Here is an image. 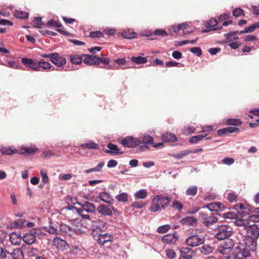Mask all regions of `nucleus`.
<instances>
[{"label": "nucleus", "instance_id": "47", "mask_svg": "<svg viewBox=\"0 0 259 259\" xmlns=\"http://www.w3.org/2000/svg\"><path fill=\"white\" fill-rule=\"evenodd\" d=\"M171 206L175 209L181 210L183 209L184 206L180 201L175 200L172 202Z\"/></svg>", "mask_w": 259, "mask_h": 259}, {"label": "nucleus", "instance_id": "49", "mask_svg": "<svg viewBox=\"0 0 259 259\" xmlns=\"http://www.w3.org/2000/svg\"><path fill=\"white\" fill-rule=\"evenodd\" d=\"M226 124L228 125H239L242 124L241 121L239 119L230 118L226 121Z\"/></svg>", "mask_w": 259, "mask_h": 259}, {"label": "nucleus", "instance_id": "38", "mask_svg": "<svg viewBox=\"0 0 259 259\" xmlns=\"http://www.w3.org/2000/svg\"><path fill=\"white\" fill-rule=\"evenodd\" d=\"M80 147L88 149H98L99 148L98 145L93 142L82 144L80 145Z\"/></svg>", "mask_w": 259, "mask_h": 259}, {"label": "nucleus", "instance_id": "18", "mask_svg": "<svg viewBox=\"0 0 259 259\" xmlns=\"http://www.w3.org/2000/svg\"><path fill=\"white\" fill-rule=\"evenodd\" d=\"M9 238L11 243L15 245H20L22 239L21 236L16 232L10 233Z\"/></svg>", "mask_w": 259, "mask_h": 259}, {"label": "nucleus", "instance_id": "58", "mask_svg": "<svg viewBox=\"0 0 259 259\" xmlns=\"http://www.w3.org/2000/svg\"><path fill=\"white\" fill-rule=\"evenodd\" d=\"M238 196L233 192H230L228 194V200L231 202H236Z\"/></svg>", "mask_w": 259, "mask_h": 259}, {"label": "nucleus", "instance_id": "19", "mask_svg": "<svg viewBox=\"0 0 259 259\" xmlns=\"http://www.w3.org/2000/svg\"><path fill=\"white\" fill-rule=\"evenodd\" d=\"M71 225L72 226H70L65 224H61L60 225V231L62 233L71 235V233L76 232V229L73 227L72 224Z\"/></svg>", "mask_w": 259, "mask_h": 259}, {"label": "nucleus", "instance_id": "59", "mask_svg": "<svg viewBox=\"0 0 259 259\" xmlns=\"http://www.w3.org/2000/svg\"><path fill=\"white\" fill-rule=\"evenodd\" d=\"M103 34L100 31H93L90 33V36L92 38H101L103 36Z\"/></svg>", "mask_w": 259, "mask_h": 259}, {"label": "nucleus", "instance_id": "28", "mask_svg": "<svg viewBox=\"0 0 259 259\" xmlns=\"http://www.w3.org/2000/svg\"><path fill=\"white\" fill-rule=\"evenodd\" d=\"M181 223L183 225H193L197 223V219L193 217H187L181 220Z\"/></svg>", "mask_w": 259, "mask_h": 259}, {"label": "nucleus", "instance_id": "31", "mask_svg": "<svg viewBox=\"0 0 259 259\" xmlns=\"http://www.w3.org/2000/svg\"><path fill=\"white\" fill-rule=\"evenodd\" d=\"M0 151L4 155H10L17 153V150L10 147H3L0 149Z\"/></svg>", "mask_w": 259, "mask_h": 259}, {"label": "nucleus", "instance_id": "12", "mask_svg": "<svg viewBox=\"0 0 259 259\" xmlns=\"http://www.w3.org/2000/svg\"><path fill=\"white\" fill-rule=\"evenodd\" d=\"M206 207L209 209V211H222L225 209V206L219 202H215L209 203L206 205Z\"/></svg>", "mask_w": 259, "mask_h": 259}, {"label": "nucleus", "instance_id": "61", "mask_svg": "<svg viewBox=\"0 0 259 259\" xmlns=\"http://www.w3.org/2000/svg\"><path fill=\"white\" fill-rule=\"evenodd\" d=\"M9 253L6 248L0 247V259H6L7 254Z\"/></svg>", "mask_w": 259, "mask_h": 259}, {"label": "nucleus", "instance_id": "22", "mask_svg": "<svg viewBox=\"0 0 259 259\" xmlns=\"http://www.w3.org/2000/svg\"><path fill=\"white\" fill-rule=\"evenodd\" d=\"M239 131V129L237 127H228L226 128H224L218 131V134L219 136L228 134V133H237Z\"/></svg>", "mask_w": 259, "mask_h": 259}, {"label": "nucleus", "instance_id": "55", "mask_svg": "<svg viewBox=\"0 0 259 259\" xmlns=\"http://www.w3.org/2000/svg\"><path fill=\"white\" fill-rule=\"evenodd\" d=\"M233 15L235 17H239L244 16L243 11L240 8H236L233 11Z\"/></svg>", "mask_w": 259, "mask_h": 259}, {"label": "nucleus", "instance_id": "41", "mask_svg": "<svg viewBox=\"0 0 259 259\" xmlns=\"http://www.w3.org/2000/svg\"><path fill=\"white\" fill-rule=\"evenodd\" d=\"M198 191V187L195 186H191L189 187L186 192L187 196H194L196 195Z\"/></svg>", "mask_w": 259, "mask_h": 259}, {"label": "nucleus", "instance_id": "21", "mask_svg": "<svg viewBox=\"0 0 259 259\" xmlns=\"http://www.w3.org/2000/svg\"><path fill=\"white\" fill-rule=\"evenodd\" d=\"M218 24V21L215 19H211L205 23L204 26L206 28L212 27V30H218L222 29V26L216 27Z\"/></svg>", "mask_w": 259, "mask_h": 259}, {"label": "nucleus", "instance_id": "34", "mask_svg": "<svg viewBox=\"0 0 259 259\" xmlns=\"http://www.w3.org/2000/svg\"><path fill=\"white\" fill-rule=\"evenodd\" d=\"M238 33V31H235L232 32L225 33L224 35L227 41H232L234 40L238 39V37L237 36V34Z\"/></svg>", "mask_w": 259, "mask_h": 259}, {"label": "nucleus", "instance_id": "40", "mask_svg": "<svg viewBox=\"0 0 259 259\" xmlns=\"http://www.w3.org/2000/svg\"><path fill=\"white\" fill-rule=\"evenodd\" d=\"M132 62L137 64H144L147 62V58L141 56L132 57L131 58Z\"/></svg>", "mask_w": 259, "mask_h": 259}, {"label": "nucleus", "instance_id": "52", "mask_svg": "<svg viewBox=\"0 0 259 259\" xmlns=\"http://www.w3.org/2000/svg\"><path fill=\"white\" fill-rule=\"evenodd\" d=\"M195 128L194 126H185L183 129V133L184 134L190 135L193 133L195 132Z\"/></svg>", "mask_w": 259, "mask_h": 259}, {"label": "nucleus", "instance_id": "2", "mask_svg": "<svg viewBox=\"0 0 259 259\" xmlns=\"http://www.w3.org/2000/svg\"><path fill=\"white\" fill-rule=\"evenodd\" d=\"M205 241V236L202 233H198L196 231L190 234L186 240V243L188 246L194 247L203 244Z\"/></svg>", "mask_w": 259, "mask_h": 259}, {"label": "nucleus", "instance_id": "16", "mask_svg": "<svg viewBox=\"0 0 259 259\" xmlns=\"http://www.w3.org/2000/svg\"><path fill=\"white\" fill-rule=\"evenodd\" d=\"M99 199L108 204H112L114 203V199L110 194L107 192H101L98 195Z\"/></svg>", "mask_w": 259, "mask_h": 259}, {"label": "nucleus", "instance_id": "54", "mask_svg": "<svg viewBox=\"0 0 259 259\" xmlns=\"http://www.w3.org/2000/svg\"><path fill=\"white\" fill-rule=\"evenodd\" d=\"M170 229V226L168 225H165L161 226L159 227L157 231L159 233L163 234L166 233L167 231L169 230Z\"/></svg>", "mask_w": 259, "mask_h": 259}, {"label": "nucleus", "instance_id": "6", "mask_svg": "<svg viewBox=\"0 0 259 259\" xmlns=\"http://www.w3.org/2000/svg\"><path fill=\"white\" fill-rule=\"evenodd\" d=\"M245 231L246 235L252 239L255 240L259 236V228L255 224L247 226Z\"/></svg>", "mask_w": 259, "mask_h": 259}, {"label": "nucleus", "instance_id": "14", "mask_svg": "<svg viewBox=\"0 0 259 259\" xmlns=\"http://www.w3.org/2000/svg\"><path fill=\"white\" fill-rule=\"evenodd\" d=\"M97 211L99 214L105 216L111 217L113 215L112 210L104 204L99 205L97 208Z\"/></svg>", "mask_w": 259, "mask_h": 259}, {"label": "nucleus", "instance_id": "11", "mask_svg": "<svg viewBox=\"0 0 259 259\" xmlns=\"http://www.w3.org/2000/svg\"><path fill=\"white\" fill-rule=\"evenodd\" d=\"M53 245L59 250L64 251L68 248V245L66 242L59 237L54 239Z\"/></svg>", "mask_w": 259, "mask_h": 259}, {"label": "nucleus", "instance_id": "44", "mask_svg": "<svg viewBox=\"0 0 259 259\" xmlns=\"http://www.w3.org/2000/svg\"><path fill=\"white\" fill-rule=\"evenodd\" d=\"M147 195V191L146 189H141L135 193V196L137 199H143L145 198Z\"/></svg>", "mask_w": 259, "mask_h": 259}, {"label": "nucleus", "instance_id": "64", "mask_svg": "<svg viewBox=\"0 0 259 259\" xmlns=\"http://www.w3.org/2000/svg\"><path fill=\"white\" fill-rule=\"evenodd\" d=\"M223 217L226 219H233L236 218V214L232 211L224 213L223 215Z\"/></svg>", "mask_w": 259, "mask_h": 259}, {"label": "nucleus", "instance_id": "48", "mask_svg": "<svg viewBox=\"0 0 259 259\" xmlns=\"http://www.w3.org/2000/svg\"><path fill=\"white\" fill-rule=\"evenodd\" d=\"M191 153V152L190 151L184 150V151H181L179 153L174 154L172 155V156L177 159H181Z\"/></svg>", "mask_w": 259, "mask_h": 259}, {"label": "nucleus", "instance_id": "15", "mask_svg": "<svg viewBox=\"0 0 259 259\" xmlns=\"http://www.w3.org/2000/svg\"><path fill=\"white\" fill-rule=\"evenodd\" d=\"M21 62L24 65L34 71H38V67L37 66V63L34 62L33 60L27 58H23L21 59Z\"/></svg>", "mask_w": 259, "mask_h": 259}, {"label": "nucleus", "instance_id": "9", "mask_svg": "<svg viewBox=\"0 0 259 259\" xmlns=\"http://www.w3.org/2000/svg\"><path fill=\"white\" fill-rule=\"evenodd\" d=\"M82 57H83V62L84 63L89 65H98L97 56L83 54Z\"/></svg>", "mask_w": 259, "mask_h": 259}, {"label": "nucleus", "instance_id": "29", "mask_svg": "<svg viewBox=\"0 0 259 259\" xmlns=\"http://www.w3.org/2000/svg\"><path fill=\"white\" fill-rule=\"evenodd\" d=\"M138 140L140 141V144L144 143L152 144L154 141V138L149 135L145 134L140 136Z\"/></svg>", "mask_w": 259, "mask_h": 259}, {"label": "nucleus", "instance_id": "63", "mask_svg": "<svg viewBox=\"0 0 259 259\" xmlns=\"http://www.w3.org/2000/svg\"><path fill=\"white\" fill-rule=\"evenodd\" d=\"M176 252L172 249H168L166 250V256L170 259L174 258L176 256Z\"/></svg>", "mask_w": 259, "mask_h": 259}, {"label": "nucleus", "instance_id": "51", "mask_svg": "<svg viewBox=\"0 0 259 259\" xmlns=\"http://www.w3.org/2000/svg\"><path fill=\"white\" fill-rule=\"evenodd\" d=\"M47 26L57 28L63 27L62 25L60 22L56 21L54 20L48 21L47 22Z\"/></svg>", "mask_w": 259, "mask_h": 259}, {"label": "nucleus", "instance_id": "10", "mask_svg": "<svg viewBox=\"0 0 259 259\" xmlns=\"http://www.w3.org/2000/svg\"><path fill=\"white\" fill-rule=\"evenodd\" d=\"M36 233L35 229H31L30 233H26L22 237L23 240L27 244H32L35 241L36 237L35 233Z\"/></svg>", "mask_w": 259, "mask_h": 259}, {"label": "nucleus", "instance_id": "23", "mask_svg": "<svg viewBox=\"0 0 259 259\" xmlns=\"http://www.w3.org/2000/svg\"><path fill=\"white\" fill-rule=\"evenodd\" d=\"M38 151V148L35 146L22 147L20 153L21 154H32Z\"/></svg>", "mask_w": 259, "mask_h": 259}, {"label": "nucleus", "instance_id": "37", "mask_svg": "<svg viewBox=\"0 0 259 259\" xmlns=\"http://www.w3.org/2000/svg\"><path fill=\"white\" fill-rule=\"evenodd\" d=\"M234 241L230 239L225 240V241L223 242L221 244L222 246H223V248H225V249L227 250L232 248L234 246Z\"/></svg>", "mask_w": 259, "mask_h": 259}, {"label": "nucleus", "instance_id": "33", "mask_svg": "<svg viewBox=\"0 0 259 259\" xmlns=\"http://www.w3.org/2000/svg\"><path fill=\"white\" fill-rule=\"evenodd\" d=\"M106 223L101 220H98L93 222V226L99 229L100 231L106 228Z\"/></svg>", "mask_w": 259, "mask_h": 259}, {"label": "nucleus", "instance_id": "60", "mask_svg": "<svg viewBox=\"0 0 259 259\" xmlns=\"http://www.w3.org/2000/svg\"><path fill=\"white\" fill-rule=\"evenodd\" d=\"M234 209L236 210L238 213L242 214L244 212V209H245L243 205L241 203L235 204L234 206Z\"/></svg>", "mask_w": 259, "mask_h": 259}, {"label": "nucleus", "instance_id": "13", "mask_svg": "<svg viewBox=\"0 0 259 259\" xmlns=\"http://www.w3.org/2000/svg\"><path fill=\"white\" fill-rule=\"evenodd\" d=\"M37 66L38 67V71H40V68H42V69L45 70H57V69H56L54 66H53L49 62L45 61L44 60L41 59L40 60L37 62Z\"/></svg>", "mask_w": 259, "mask_h": 259}, {"label": "nucleus", "instance_id": "45", "mask_svg": "<svg viewBox=\"0 0 259 259\" xmlns=\"http://www.w3.org/2000/svg\"><path fill=\"white\" fill-rule=\"evenodd\" d=\"M40 250L33 247H29L27 248V253L29 256H37L40 254Z\"/></svg>", "mask_w": 259, "mask_h": 259}, {"label": "nucleus", "instance_id": "3", "mask_svg": "<svg viewBox=\"0 0 259 259\" xmlns=\"http://www.w3.org/2000/svg\"><path fill=\"white\" fill-rule=\"evenodd\" d=\"M215 232L214 237L220 240L229 238L233 233L232 228L226 225L219 226L215 230Z\"/></svg>", "mask_w": 259, "mask_h": 259}, {"label": "nucleus", "instance_id": "56", "mask_svg": "<svg viewBox=\"0 0 259 259\" xmlns=\"http://www.w3.org/2000/svg\"><path fill=\"white\" fill-rule=\"evenodd\" d=\"M258 28H259V21L246 27V32L248 33L253 32L255 29Z\"/></svg>", "mask_w": 259, "mask_h": 259}, {"label": "nucleus", "instance_id": "62", "mask_svg": "<svg viewBox=\"0 0 259 259\" xmlns=\"http://www.w3.org/2000/svg\"><path fill=\"white\" fill-rule=\"evenodd\" d=\"M104 165H105V163L104 161H101V162H99L95 167L92 168V171L93 172L100 171L101 170V169L102 168V167L104 166Z\"/></svg>", "mask_w": 259, "mask_h": 259}, {"label": "nucleus", "instance_id": "42", "mask_svg": "<svg viewBox=\"0 0 259 259\" xmlns=\"http://www.w3.org/2000/svg\"><path fill=\"white\" fill-rule=\"evenodd\" d=\"M207 136V134H205L203 135H197L192 137L189 139V142L192 144H196L198 142L202 140L204 138Z\"/></svg>", "mask_w": 259, "mask_h": 259}, {"label": "nucleus", "instance_id": "1", "mask_svg": "<svg viewBox=\"0 0 259 259\" xmlns=\"http://www.w3.org/2000/svg\"><path fill=\"white\" fill-rule=\"evenodd\" d=\"M170 201L171 198L168 196L161 195H155L152 199V203L149 209L153 212L165 209L169 206Z\"/></svg>", "mask_w": 259, "mask_h": 259}, {"label": "nucleus", "instance_id": "24", "mask_svg": "<svg viewBox=\"0 0 259 259\" xmlns=\"http://www.w3.org/2000/svg\"><path fill=\"white\" fill-rule=\"evenodd\" d=\"M161 138L165 142H174L177 141V138L176 135L171 133H164L162 135Z\"/></svg>", "mask_w": 259, "mask_h": 259}, {"label": "nucleus", "instance_id": "46", "mask_svg": "<svg viewBox=\"0 0 259 259\" xmlns=\"http://www.w3.org/2000/svg\"><path fill=\"white\" fill-rule=\"evenodd\" d=\"M115 198L118 201L121 202H125L128 201V195L124 192L117 195Z\"/></svg>", "mask_w": 259, "mask_h": 259}, {"label": "nucleus", "instance_id": "5", "mask_svg": "<svg viewBox=\"0 0 259 259\" xmlns=\"http://www.w3.org/2000/svg\"><path fill=\"white\" fill-rule=\"evenodd\" d=\"M120 144L125 147L134 148L140 144V141L132 136H127L120 141Z\"/></svg>", "mask_w": 259, "mask_h": 259}, {"label": "nucleus", "instance_id": "27", "mask_svg": "<svg viewBox=\"0 0 259 259\" xmlns=\"http://www.w3.org/2000/svg\"><path fill=\"white\" fill-rule=\"evenodd\" d=\"M10 254L12 259H24L23 252L20 248L15 249Z\"/></svg>", "mask_w": 259, "mask_h": 259}, {"label": "nucleus", "instance_id": "7", "mask_svg": "<svg viewBox=\"0 0 259 259\" xmlns=\"http://www.w3.org/2000/svg\"><path fill=\"white\" fill-rule=\"evenodd\" d=\"M54 57L51 59V62L58 67H62L66 64V59L60 56L57 53H54Z\"/></svg>", "mask_w": 259, "mask_h": 259}, {"label": "nucleus", "instance_id": "20", "mask_svg": "<svg viewBox=\"0 0 259 259\" xmlns=\"http://www.w3.org/2000/svg\"><path fill=\"white\" fill-rule=\"evenodd\" d=\"M113 239V236L109 234H100L97 241L99 244H104L107 242L111 241Z\"/></svg>", "mask_w": 259, "mask_h": 259}, {"label": "nucleus", "instance_id": "32", "mask_svg": "<svg viewBox=\"0 0 259 259\" xmlns=\"http://www.w3.org/2000/svg\"><path fill=\"white\" fill-rule=\"evenodd\" d=\"M83 57H82V55L80 56L75 54L70 56V61L74 64H79L83 61Z\"/></svg>", "mask_w": 259, "mask_h": 259}, {"label": "nucleus", "instance_id": "39", "mask_svg": "<svg viewBox=\"0 0 259 259\" xmlns=\"http://www.w3.org/2000/svg\"><path fill=\"white\" fill-rule=\"evenodd\" d=\"M121 35L123 37L127 39H132L136 37L137 36L136 33L131 30H127L122 32Z\"/></svg>", "mask_w": 259, "mask_h": 259}, {"label": "nucleus", "instance_id": "36", "mask_svg": "<svg viewBox=\"0 0 259 259\" xmlns=\"http://www.w3.org/2000/svg\"><path fill=\"white\" fill-rule=\"evenodd\" d=\"M14 15L17 18L26 19L28 17V13L21 10H16L14 11Z\"/></svg>", "mask_w": 259, "mask_h": 259}, {"label": "nucleus", "instance_id": "17", "mask_svg": "<svg viewBox=\"0 0 259 259\" xmlns=\"http://www.w3.org/2000/svg\"><path fill=\"white\" fill-rule=\"evenodd\" d=\"M107 147L109 150H106L105 152L107 154L120 155L123 153L122 151L118 148L117 146L112 143H109L107 145Z\"/></svg>", "mask_w": 259, "mask_h": 259}, {"label": "nucleus", "instance_id": "25", "mask_svg": "<svg viewBox=\"0 0 259 259\" xmlns=\"http://www.w3.org/2000/svg\"><path fill=\"white\" fill-rule=\"evenodd\" d=\"M80 205L83 210L89 213H92L95 211L96 206L95 205L89 202H84L82 204H80Z\"/></svg>", "mask_w": 259, "mask_h": 259}, {"label": "nucleus", "instance_id": "57", "mask_svg": "<svg viewBox=\"0 0 259 259\" xmlns=\"http://www.w3.org/2000/svg\"><path fill=\"white\" fill-rule=\"evenodd\" d=\"M26 221L23 219H19L14 221L16 227L18 228H22L25 227Z\"/></svg>", "mask_w": 259, "mask_h": 259}, {"label": "nucleus", "instance_id": "26", "mask_svg": "<svg viewBox=\"0 0 259 259\" xmlns=\"http://www.w3.org/2000/svg\"><path fill=\"white\" fill-rule=\"evenodd\" d=\"M239 251L238 252L242 255V256L246 259L248 256H250V247L249 246L240 245L239 247Z\"/></svg>", "mask_w": 259, "mask_h": 259}, {"label": "nucleus", "instance_id": "35", "mask_svg": "<svg viewBox=\"0 0 259 259\" xmlns=\"http://www.w3.org/2000/svg\"><path fill=\"white\" fill-rule=\"evenodd\" d=\"M199 249L202 254H208L213 251L214 248L209 245L206 244L203 245Z\"/></svg>", "mask_w": 259, "mask_h": 259}, {"label": "nucleus", "instance_id": "4", "mask_svg": "<svg viewBox=\"0 0 259 259\" xmlns=\"http://www.w3.org/2000/svg\"><path fill=\"white\" fill-rule=\"evenodd\" d=\"M199 217L201 223L206 227L213 225L218 221V219L210 211L201 212Z\"/></svg>", "mask_w": 259, "mask_h": 259}, {"label": "nucleus", "instance_id": "8", "mask_svg": "<svg viewBox=\"0 0 259 259\" xmlns=\"http://www.w3.org/2000/svg\"><path fill=\"white\" fill-rule=\"evenodd\" d=\"M178 238V235L175 232L174 234H167L163 236L161 240L164 243L172 244L177 242Z\"/></svg>", "mask_w": 259, "mask_h": 259}, {"label": "nucleus", "instance_id": "30", "mask_svg": "<svg viewBox=\"0 0 259 259\" xmlns=\"http://www.w3.org/2000/svg\"><path fill=\"white\" fill-rule=\"evenodd\" d=\"M181 256L179 259L186 258V256L191 253H195V252L190 248L182 247L180 249Z\"/></svg>", "mask_w": 259, "mask_h": 259}, {"label": "nucleus", "instance_id": "50", "mask_svg": "<svg viewBox=\"0 0 259 259\" xmlns=\"http://www.w3.org/2000/svg\"><path fill=\"white\" fill-rule=\"evenodd\" d=\"M188 26L187 23H182L178 25V26H174L172 27L173 31L175 33L179 32L181 30H184Z\"/></svg>", "mask_w": 259, "mask_h": 259}, {"label": "nucleus", "instance_id": "53", "mask_svg": "<svg viewBox=\"0 0 259 259\" xmlns=\"http://www.w3.org/2000/svg\"><path fill=\"white\" fill-rule=\"evenodd\" d=\"M151 36H167V32L163 29H158L155 30L153 34L151 35Z\"/></svg>", "mask_w": 259, "mask_h": 259}, {"label": "nucleus", "instance_id": "43", "mask_svg": "<svg viewBox=\"0 0 259 259\" xmlns=\"http://www.w3.org/2000/svg\"><path fill=\"white\" fill-rule=\"evenodd\" d=\"M249 220H248L246 219H237L235 221V224L238 226L244 227V229L245 231L246 230V228L247 227V226H248L249 225Z\"/></svg>", "mask_w": 259, "mask_h": 259}]
</instances>
